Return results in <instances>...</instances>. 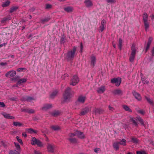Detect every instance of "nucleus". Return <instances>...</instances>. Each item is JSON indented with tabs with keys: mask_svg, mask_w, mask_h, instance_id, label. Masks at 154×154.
Instances as JSON below:
<instances>
[{
	"mask_svg": "<svg viewBox=\"0 0 154 154\" xmlns=\"http://www.w3.org/2000/svg\"><path fill=\"white\" fill-rule=\"evenodd\" d=\"M34 154H42L40 152L36 150H34Z\"/></svg>",
	"mask_w": 154,
	"mask_h": 154,
	"instance_id": "052dcab7",
	"label": "nucleus"
},
{
	"mask_svg": "<svg viewBox=\"0 0 154 154\" xmlns=\"http://www.w3.org/2000/svg\"><path fill=\"white\" fill-rule=\"evenodd\" d=\"M59 113L58 111H55L52 113V115L54 116H56L58 115Z\"/></svg>",
	"mask_w": 154,
	"mask_h": 154,
	"instance_id": "79ce46f5",
	"label": "nucleus"
},
{
	"mask_svg": "<svg viewBox=\"0 0 154 154\" xmlns=\"http://www.w3.org/2000/svg\"><path fill=\"white\" fill-rule=\"evenodd\" d=\"M122 40L121 39V38H120L119 40L118 47H119V49L120 50H121L122 49Z\"/></svg>",
	"mask_w": 154,
	"mask_h": 154,
	"instance_id": "c9c22d12",
	"label": "nucleus"
},
{
	"mask_svg": "<svg viewBox=\"0 0 154 154\" xmlns=\"http://www.w3.org/2000/svg\"><path fill=\"white\" fill-rule=\"evenodd\" d=\"M51 127V128L54 131H57L59 129V127L57 125H52Z\"/></svg>",
	"mask_w": 154,
	"mask_h": 154,
	"instance_id": "e433bc0d",
	"label": "nucleus"
},
{
	"mask_svg": "<svg viewBox=\"0 0 154 154\" xmlns=\"http://www.w3.org/2000/svg\"><path fill=\"white\" fill-rule=\"evenodd\" d=\"M76 48V47H74L73 48L72 50L69 51L66 54H65L66 58L68 60H71L75 56Z\"/></svg>",
	"mask_w": 154,
	"mask_h": 154,
	"instance_id": "f03ea898",
	"label": "nucleus"
},
{
	"mask_svg": "<svg viewBox=\"0 0 154 154\" xmlns=\"http://www.w3.org/2000/svg\"><path fill=\"white\" fill-rule=\"evenodd\" d=\"M91 111V109L89 107H86L83 109L81 112V115H83Z\"/></svg>",
	"mask_w": 154,
	"mask_h": 154,
	"instance_id": "ddd939ff",
	"label": "nucleus"
},
{
	"mask_svg": "<svg viewBox=\"0 0 154 154\" xmlns=\"http://www.w3.org/2000/svg\"><path fill=\"white\" fill-rule=\"evenodd\" d=\"M5 106V104L3 102H0V107H4Z\"/></svg>",
	"mask_w": 154,
	"mask_h": 154,
	"instance_id": "6e6d98bb",
	"label": "nucleus"
},
{
	"mask_svg": "<svg viewBox=\"0 0 154 154\" xmlns=\"http://www.w3.org/2000/svg\"><path fill=\"white\" fill-rule=\"evenodd\" d=\"M119 143V144L123 146H125L126 145V140L124 139H122L121 140Z\"/></svg>",
	"mask_w": 154,
	"mask_h": 154,
	"instance_id": "473e14b6",
	"label": "nucleus"
},
{
	"mask_svg": "<svg viewBox=\"0 0 154 154\" xmlns=\"http://www.w3.org/2000/svg\"><path fill=\"white\" fill-rule=\"evenodd\" d=\"M79 79L77 75L74 76L72 79L70 85L74 86L76 85L79 82Z\"/></svg>",
	"mask_w": 154,
	"mask_h": 154,
	"instance_id": "6e6552de",
	"label": "nucleus"
},
{
	"mask_svg": "<svg viewBox=\"0 0 154 154\" xmlns=\"http://www.w3.org/2000/svg\"><path fill=\"white\" fill-rule=\"evenodd\" d=\"M145 98L149 103L152 105H154V102L149 98L146 96L145 97Z\"/></svg>",
	"mask_w": 154,
	"mask_h": 154,
	"instance_id": "393cba45",
	"label": "nucleus"
},
{
	"mask_svg": "<svg viewBox=\"0 0 154 154\" xmlns=\"http://www.w3.org/2000/svg\"><path fill=\"white\" fill-rule=\"evenodd\" d=\"M105 90V86H102L97 88V91L98 93L102 94L104 92Z\"/></svg>",
	"mask_w": 154,
	"mask_h": 154,
	"instance_id": "2eb2a0df",
	"label": "nucleus"
},
{
	"mask_svg": "<svg viewBox=\"0 0 154 154\" xmlns=\"http://www.w3.org/2000/svg\"><path fill=\"white\" fill-rule=\"evenodd\" d=\"M150 45V44L147 43V45L146 48V49H145V51H146V52L149 49V47Z\"/></svg>",
	"mask_w": 154,
	"mask_h": 154,
	"instance_id": "5fc2aeb1",
	"label": "nucleus"
},
{
	"mask_svg": "<svg viewBox=\"0 0 154 154\" xmlns=\"http://www.w3.org/2000/svg\"><path fill=\"white\" fill-rule=\"evenodd\" d=\"M113 93L115 95H121L122 94V92L121 90L117 89L114 90Z\"/></svg>",
	"mask_w": 154,
	"mask_h": 154,
	"instance_id": "6ab92c4d",
	"label": "nucleus"
},
{
	"mask_svg": "<svg viewBox=\"0 0 154 154\" xmlns=\"http://www.w3.org/2000/svg\"><path fill=\"white\" fill-rule=\"evenodd\" d=\"M6 44V43H4L0 45V48L2 47L3 46L5 45Z\"/></svg>",
	"mask_w": 154,
	"mask_h": 154,
	"instance_id": "338daca9",
	"label": "nucleus"
},
{
	"mask_svg": "<svg viewBox=\"0 0 154 154\" xmlns=\"http://www.w3.org/2000/svg\"><path fill=\"white\" fill-rule=\"evenodd\" d=\"M51 5L50 4H47L46 5L45 8L47 9H49V8H51Z\"/></svg>",
	"mask_w": 154,
	"mask_h": 154,
	"instance_id": "864d4df0",
	"label": "nucleus"
},
{
	"mask_svg": "<svg viewBox=\"0 0 154 154\" xmlns=\"http://www.w3.org/2000/svg\"><path fill=\"white\" fill-rule=\"evenodd\" d=\"M27 131L30 134L36 133L37 132L36 131H35L32 128L28 129Z\"/></svg>",
	"mask_w": 154,
	"mask_h": 154,
	"instance_id": "2f4dec72",
	"label": "nucleus"
},
{
	"mask_svg": "<svg viewBox=\"0 0 154 154\" xmlns=\"http://www.w3.org/2000/svg\"><path fill=\"white\" fill-rule=\"evenodd\" d=\"M25 111L26 112L29 113H34L35 112L34 110L30 109H25Z\"/></svg>",
	"mask_w": 154,
	"mask_h": 154,
	"instance_id": "c756f323",
	"label": "nucleus"
},
{
	"mask_svg": "<svg viewBox=\"0 0 154 154\" xmlns=\"http://www.w3.org/2000/svg\"><path fill=\"white\" fill-rule=\"evenodd\" d=\"M143 19L144 22L145 31L147 32L149 27V23L148 22V15L146 13L143 15Z\"/></svg>",
	"mask_w": 154,
	"mask_h": 154,
	"instance_id": "f257e3e1",
	"label": "nucleus"
},
{
	"mask_svg": "<svg viewBox=\"0 0 154 154\" xmlns=\"http://www.w3.org/2000/svg\"><path fill=\"white\" fill-rule=\"evenodd\" d=\"M20 152L16 150H11L9 152V154H20Z\"/></svg>",
	"mask_w": 154,
	"mask_h": 154,
	"instance_id": "bb28decb",
	"label": "nucleus"
},
{
	"mask_svg": "<svg viewBox=\"0 0 154 154\" xmlns=\"http://www.w3.org/2000/svg\"><path fill=\"white\" fill-rule=\"evenodd\" d=\"M123 109L126 111L129 112H132V110L127 106L123 105Z\"/></svg>",
	"mask_w": 154,
	"mask_h": 154,
	"instance_id": "a878e982",
	"label": "nucleus"
},
{
	"mask_svg": "<svg viewBox=\"0 0 154 154\" xmlns=\"http://www.w3.org/2000/svg\"><path fill=\"white\" fill-rule=\"evenodd\" d=\"M107 2L108 3H112L115 2V0H106Z\"/></svg>",
	"mask_w": 154,
	"mask_h": 154,
	"instance_id": "3c124183",
	"label": "nucleus"
},
{
	"mask_svg": "<svg viewBox=\"0 0 154 154\" xmlns=\"http://www.w3.org/2000/svg\"><path fill=\"white\" fill-rule=\"evenodd\" d=\"M14 144L16 149L18 151H20L21 149L19 144L18 143L16 142H14Z\"/></svg>",
	"mask_w": 154,
	"mask_h": 154,
	"instance_id": "b1692460",
	"label": "nucleus"
},
{
	"mask_svg": "<svg viewBox=\"0 0 154 154\" xmlns=\"http://www.w3.org/2000/svg\"><path fill=\"white\" fill-rule=\"evenodd\" d=\"M33 99V98L31 97H27L26 98L27 101H31Z\"/></svg>",
	"mask_w": 154,
	"mask_h": 154,
	"instance_id": "09e8293b",
	"label": "nucleus"
},
{
	"mask_svg": "<svg viewBox=\"0 0 154 154\" xmlns=\"http://www.w3.org/2000/svg\"><path fill=\"white\" fill-rule=\"evenodd\" d=\"M85 100V96H80L78 98V101L81 103H83Z\"/></svg>",
	"mask_w": 154,
	"mask_h": 154,
	"instance_id": "f3484780",
	"label": "nucleus"
},
{
	"mask_svg": "<svg viewBox=\"0 0 154 154\" xmlns=\"http://www.w3.org/2000/svg\"><path fill=\"white\" fill-rule=\"evenodd\" d=\"M27 80V79L26 78H23L22 79H20L17 82V85H20L21 84L23 83H24Z\"/></svg>",
	"mask_w": 154,
	"mask_h": 154,
	"instance_id": "4be33fe9",
	"label": "nucleus"
},
{
	"mask_svg": "<svg viewBox=\"0 0 154 154\" xmlns=\"http://www.w3.org/2000/svg\"><path fill=\"white\" fill-rule=\"evenodd\" d=\"M69 136L70 137H74L76 136L78 137L81 139H84L85 137V135L82 132L78 131H75L74 133L69 134Z\"/></svg>",
	"mask_w": 154,
	"mask_h": 154,
	"instance_id": "39448f33",
	"label": "nucleus"
},
{
	"mask_svg": "<svg viewBox=\"0 0 154 154\" xmlns=\"http://www.w3.org/2000/svg\"><path fill=\"white\" fill-rule=\"evenodd\" d=\"M131 52L130 57V61L131 62H133L135 57L136 54V48L134 44H133L131 47Z\"/></svg>",
	"mask_w": 154,
	"mask_h": 154,
	"instance_id": "20e7f679",
	"label": "nucleus"
},
{
	"mask_svg": "<svg viewBox=\"0 0 154 154\" xmlns=\"http://www.w3.org/2000/svg\"><path fill=\"white\" fill-rule=\"evenodd\" d=\"M65 40L63 38H62L61 39V43H64L65 42Z\"/></svg>",
	"mask_w": 154,
	"mask_h": 154,
	"instance_id": "0e129e2a",
	"label": "nucleus"
},
{
	"mask_svg": "<svg viewBox=\"0 0 154 154\" xmlns=\"http://www.w3.org/2000/svg\"><path fill=\"white\" fill-rule=\"evenodd\" d=\"M55 146L54 145L50 144H48L47 146L48 151L50 152H53L54 151Z\"/></svg>",
	"mask_w": 154,
	"mask_h": 154,
	"instance_id": "9d476101",
	"label": "nucleus"
},
{
	"mask_svg": "<svg viewBox=\"0 0 154 154\" xmlns=\"http://www.w3.org/2000/svg\"><path fill=\"white\" fill-rule=\"evenodd\" d=\"M17 139V141L19 142V143L21 144V145H23V142L22 141V140L21 139H20L19 137L18 136H17L16 137Z\"/></svg>",
	"mask_w": 154,
	"mask_h": 154,
	"instance_id": "a19ab883",
	"label": "nucleus"
},
{
	"mask_svg": "<svg viewBox=\"0 0 154 154\" xmlns=\"http://www.w3.org/2000/svg\"><path fill=\"white\" fill-rule=\"evenodd\" d=\"M58 93V91L57 90L54 91L51 94L50 97L51 98H54Z\"/></svg>",
	"mask_w": 154,
	"mask_h": 154,
	"instance_id": "c85d7f7f",
	"label": "nucleus"
},
{
	"mask_svg": "<svg viewBox=\"0 0 154 154\" xmlns=\"http://www.w3.org/2000/svg\"><path fill=\"white\" fill-rule=\"evenodd\" d=\"M142 81L143 83L145 84H147L148 83V82L146 81V80L144 78H142Z\"/></svg>",
	"mask_w": 154,
	"mask_h": 154,
	"instance_id": "de8ad7c7",
	"label": "nucleus"
},
{
	"mask_svg": "<svg viewBox=\"0 0 154 154\" xmlns=\"http://www.w3.org/2000/svg\"><path fill=\"white\" fill-rule=\"evenodd\" d=\"M133 95L135 98L138 101H140L141 100V97L140 95L135 91L133 92Z\"/></svg>",
	"mask_w": 154,
	"mask_h": 154,
	"instance_id": "f8f14e48",
	"label": "nucleus"
},
{
	"mask_svg": "<svg viewBox=\"0 0 154 154\" xmlns=\"http://www.w3.org/2000/svg\"><path fill=\"white\" fill-rule=\"evenodd\" d=\"M103 110L100 109H97L95 110L94 112L95 114H100L102 112Z\"/></svg>",
	"mask_w": 154,
	"mask_h": 154,
	"instance_id": "72a5a7b5",
	"label": "nucleus"
},
{
	"mask_svg": "<svg viewBox=\"0 0 154 154\" xmlns=\"http://www.w3.org/2000/svg\"><path fill=\"white\" fill-rule=\"evenodd\" d=\"M91 64L93 66H94L96 63V57L94 56H92L90 58Z\"/></svg>",
	"mask_w": 154,
	"mask_h": 154,
	"instance_id": "4468645a",
	"label": "nucleus"
},
{
	"mask_svg": "<svg viewBox=\"0 0 154 154\" xmlns=\"http://www.w3.org/2000/svg\"><path fill=\"white\" fill-rule=\"evenodd\" d=\"M80 47H81L80 52H82V51L83 46V45H82V43H81L80 44Z\"/></svg>",
	"mask_w": 154,
	"mask_h": 154,
	"instance_id": "680f3d73",
	"label": "nucleus"
},
{
	"mask_svg": "<svg viewBox=\"0 0 154 154\" xmlns=\"http://www.w3.org/2000/svg\"><path fill=\"white\" fill-rule=\"evenodd\" d=\"M10 18H3L1 21V22L2 23H4V22L8 20H10Z\"/></svg>",
	"mask_w": 154,
	"mask_h": 154,
	"instance_id": "49530a36",
	"label": "nucleus"
},
{
	"mask_svg": "<svg viewBox=\"0 0 154 154\" xmlns=\"http://www.w3.org/2000/svg\"><path fill=\"white\" fill-rule=\"evenodd\" d=\"M10 3V2L9 1H7L3 3L2 5V6L3 7H5L8 6Z\"/></svg>",
	"mask_w": 154,
	"mask_h": 154,
	"instance_id": "f704fd0d",
	"label": "nucleus"
},
{
	"mask_svg": "<svg viewBox=\"0 0 154 154\" xmlns=\"http://www.w3.org/2000/svg\"><path fill=\"white\" fill-rule=\"evenodd\" d=\"M85 3L86 7L88 8L90 7L92 5L91 2L90 0H85Z\"/></svg>",
	"mask_w": 154,
	"mask_h": 154,
	"instance_id": "a211bd4d",
	"label": "nucleus"
},
{
	"mask_svg": "<svg viewBox=\"0 0 154 154\" xmlns=\"http://www.w3.org/2000/svg\"><path fill=\"white\" fill-rule=\"evenodd\" d=\"M150 17L152 20H154V14H152L150 16Z\"/></svg>",
	"mask_w": 154,
	"mask_h": 154,
	"instance_id": "e2e57ef3",
	"label": "nucleus"
},
{
	"mask_svg": "<svg viewBox=\"0 0 154 154\" xmlns=\"http://www.w3.org/2000/svg\"><path fill=\"white\" fill-rule=\"evenodd\" d=\"M25 69H26L24 68H18L17 69V71L18 72H21V71H23V70H25Z\"/></svg>",
	"mask_w": 154,
	"mask_h": 154,
	"instance_id": "8fccbe9b",
	"label": "nucleus"
},
{
	"mask_svg": "<svg viewBox=\"0 0 154 154\" xmlns=\"http://www.w3.org/2000/svg\"><path fill=\"white\" fill-rule=\"evenodd\" d=\"M152 55L153 56L154 55V47L152 48Z\"/></svg>",
	"mask_w": 154,
	"mask_h": 154,
	"instance_id": "69168bd1",
	"label": "nucleus"
},
{
	"mask_svg": "<svg viewBox=\"0 0 154 154\" xmlns=\"http://www.w3.org/2000/svg\"><path fill=\"white\" fill-rule=\"evenodd\" d=\"M31 144L32 145H34L36 144L38 146L40 147H42L43 146V144L42 143L34 137H33L32 138Z\"/></svg>",
	"mask_w": 154,
	"mask_h": 154,
	"instance_id": "0eeeda50",
	"label": "nucleus"
},
{
	"mask_svg": "<svg viewBox=\"0 0 154 154\" xmlns=\"http://www.w3.org/2000/svg\"><path fill=\"white\" fill-rule=\"evenodd\" d=\"M16 72L15 71L10 70L5 74V76L8 77H12L15 75Z\"/></svg>",
	"mask_w": 154,
	"mask_h": 154,
	"instance_id": "9b49d317",
	"label": "nucleus"
},
{
	"mask_svg": "<svg viewBox=\"0 0 154 154\" xmlns=\"http://www.w3.org/2000/svg\"><path fill=\"white\" fill-rule=\"evenodd\" d=\"M50 19V18L49 17H48L47 18H45V19L42 20V22L48 21V20H49Z\"/></svg>",
	"mask_w": 154,
	"mask_h": 154,
	"instance_id": "603ef678",
	"label": "nucleus"
},
{
	"mask_svg": "<svg viewBox=\"0 0 154 154\" xmlns=\"http://www.w3.org/2000/svg\"><path fill=\"white\" fill-rule=\"evenodd\" d=\"M137 154H147L146 152L144 151H137Z\"/></svg>",
	"mask_w": 154,
	"mask_h": 154,
	"instance_id": "37998d69",
	"label": "nucleus"
},
{
	"mask_svg": "<svg viewBox=\"0 0 154 154\" xmlns=\"http://www.w3.org/2000/svg\"><path fill=\"white\" fill-rule=\"evenodd\" d=\"M106 21L104 19H103L101 22V24L100 26H106Z\"/></svg>",
	"mask_w": 154,
	"mask_h": 154,
	"instance_id": "ea45409f",
	"label": "nucleus"
},
{
	"mask_svg": "<svg viewBox=\"0 0 154 154\" xmlns=\"http://www.w3.org/2000/svg\"><path fill=\"white\" fill-rule=\"evenodd\" d=\"M64 10L65 11L68 12H72L73 10V8L70 6H68L64 8Z\"/></svg>",
	"mask_w": 154,
	"mask_h": 154,
	"instance_id": "5701e85b",
	"label": "nucleus"
},
{
	"mask_svg": "<svg viewBox=\"0 0 154 154\" xmlns=\"http://www.w3.org/2000/svg\"><path fill=\"white\" fill-rule=\"evenodd\" d=\"M13 125L16 127L23 126V124L18 122H13Z\"/></svg>",
	"mask_w": 154,
	"mask_h": 154,
	"instance_id": "412c9836",
	"label": "nucleus"
},
{
	"mask_svg": "<svg viewBox=\"0 0 154 154\" xmlns=\"http://www.w3.org/2000/svg\"><path fill=\"white\" fill-rule=\"evenodd\" d=\"M52 107V105L51 104H46L44 105L42 108V109L44 111H46Z\"/></svg>",
	"mask_w": 154,
	"mask_h": 154,
	"instance_id": "dca6fc26",
	"label": "nucleus"
},
{
	"mask_svg": "<svg viewBox=\"0 0 154 154\" xmlns=\"http://www.w3.org/2000/svg\"><path fill=\"white\" fill-rule=\"evenodd\" d=\"M152 40V38H151V37L149 38V39L147 43L150 45L151 44Z\"/></svg>",
	"mask_w": 154,
	"mask_h": 154,
	"instance_id": "4d7b16f0",
	"label": "nucleus"
},
{
	"mask_svg": "<svg viewBox=\"0 0 154 154\" xmlns=\"http://www.w3.org/2000/svg\"><path fill=\"white\" fill-rule=\"evenodd\" d=\"M70 90L71 88L69 87L67 88L63 94V97L65 101L69 100L71 97Z\"/></svg>",
	"mask_w": 154,
	"mask_h": 154,
	"instance_id": "423d86ee",
	"label": "nucleus"
},
{
	"mask_svg": "<svg viewBox=\"0 0 154 154\" xmlns=\"http://www.w3.org/2000/svg\"><path fill=\"white\" fill-rule=\"evenodd\" d=\"M100 150V148H95L94 149V151L95 152L97 153Z\"/></svg>",
	"mask_w": 154,
	"mask_h": 154,
	"instance_id": "13d9d810",
	"label": "nucleus"
},
{
	"mask_svg": "<svg viewBox=\"0 0 154 154\" xmlns=\"http://www.w3.org/2000/svg\"><path fill=\"white\" fill-rule=\"evenodd\" d=\"M131 141L134 143H137L138 140L137 138L133 137L131 138Z\"/></svg>",
	"mask_w": 154,
	"mask_h": 154,
	"instance_id": "58836bf2",
	"label": "nucleus"
},
{
	"mask_svg": "<svg viewBox=\"0 0 154 154\" xmlns=\"http://www.w3.org/2000/svg\"><path fill=\"white\" fill-rule=\"evenodd\" d=\"M17 7H13L11 8L10 11V12L11 13L13 12L14 11L16 10L17 9Z\"/></svg>",
	"mask_w": 154,
	"mask_h": 154,
	"instance_id": "c03bdc74",
	"label": "nucleus"
},
{
	"mask_svg": "<svg viewBox=\"0 0 154 154\" xmlns=\"http://www.w3.org/2000/svg\"><path fill=\"white\" fill-rule=\"evenodd\" d=\"M138 120L141 124L143 125L145 127V125L144 123L143 120L140 117L137 116V119L134 118L132 117L131 118V121L132 122L133 124L135 126H137L138 125L137 123V120Z\"/></svg>",
	"mask_w": 154,
	"mask_h": 154,
	"instance_id": "7ed1b4c3",
	"label": "nucleus"
},
{
	"mask_svg": "<svg viewBox=\"0 0 154 154\" xmlns=\"http://www.w3.org/2000/svg\"><path fill=\"white\" fill-rule=\"evenodd\" d=\"M105 26H100L99 29V32H103V31L104 29H105Z\"/></svg>",
	"mask_w": 154,
	"mask_h": 154,
	"instance_id": "4c0bfd02",
	"label": "nucleus"
},
{
	"mask_svg": "<svg viewBox=\"0 0 154 154\" xmlns=\"http://www.w3.org/2000/svg\"><path fill=\"white\" fill-rule=\"evenodd\" d=\"M69 137L70 138L68 139V140L70 142L73 143H76L77 142V140L75 138H72V137Z\"/></svg>",
	"mask_w": 154,
	"mask_h": 154,
	"instance_id": "cd10ccee",
	"label": "nucleus"
},
{
	"mask_svg": "<svg viewBox=\"0 0 154 154\" xmlns=\"http://www.w3.org/2000/svg\"><path fill=\"white\" fill-rule=\"evenodd\" d=\"M109 108L110 110H113V108L112 107H111L110 106H109Z\"/></svg>",
	"mask_w": 154,
	"mask_h": 154,
	"instance_id": "774afa93",
	"label": "nucleus"
},
{
	"mask_svg": "<svg viewBox=\"0 0 154 154\" xmlns=\"http://www.w3.org/2000/svg\"><path fill=\"white\" fill-rule=\"evenodd\" d=\"M6 62H1L0 63V65L2 66H3L7 64Z\"/></svg>",
	"mask_w": 154,
	"mask_h": 154,
	"instance_id": "bf43d9fd",
	"label": "nucleus"
},
{
	"mask_svg": "<svg viewBox=\"0 0 154 154\" xmlns=\"http://www.w3.org/2000/svg\"><path fill=\"white\" fill-rule=\"evenodd\" d=\"M2 115L4 116V117L6 119H14V117L10 116L9 115V114L7 113H3L2 114Z\"/></svg>",
	"mask_w": 154,
	"mask_h": 154,
	"instance_id": "aec40b11",
	"label": "nucleus"
},
{
	"mask_svg": "<svg viewBox=\"0 0 154 154\" xmlns=\"http://www.w3.org/2000/svg\"><path fill=\"white\" fill-rule=\"evenodd\" d=\"M119 142H115L113 143V147L115 149H116V150H118L119 149Z\"/></svg>",
	"mask_w": 154,
	"mask_h": 154,
	"instance_id": "7c9ffc66",
	"label": "nucleus"
},
{
	"mask_svg": "<svg viewBox=\"0 0 154 154\" xmlns=\"http://www.w3.org/2000/svg\"><path fill=\"white\" fill-rule=\"evenodd\" d=\"M121 82V79L120 78H114L111 80V82L113 84H115L116 86H119Z\"/></svg>",
	"mask_w": 154,
	"mask_h": 154,
	"instance_id": "1a4fd4ad",
	"label": "nucleus"
},
{
	"mask_svg": "<svg viewBox=\"0 0 154 154\" xmlns=\"http://www.w3.org/2000/svg\"><path fill=\"white\" fill-rule=\"evenodd\" d=\"M138 112L143 115H144L145 113L143 109H140L138 110Z\"/></svg>",
	"mask_w": 154,
	"mask_h": 154,
	"instance_id": "a18cd8bd",
	"label": "nucleus"
}]
</instances>
